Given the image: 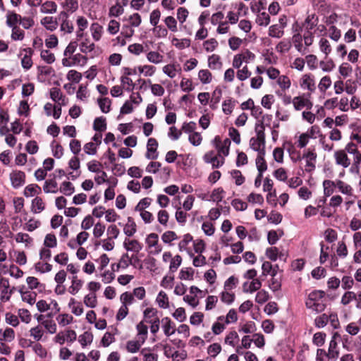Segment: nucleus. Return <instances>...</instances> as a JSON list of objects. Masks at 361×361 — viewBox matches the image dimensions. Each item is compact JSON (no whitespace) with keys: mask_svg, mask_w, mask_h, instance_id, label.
Listing matches in <instances>:
<instances>
[{"mask_svg":"<svg viewBox=\"0 0 361 361\" xmlns=\"http://www.w3.org/2000/svg\"><path fill=\"white\" fill-rule=\"evenodd\" d=\"M324 295V292L322 290H315L310 293L305 302L307 308L317 313L323 312L326 308Z\"/></svg>","mask_w":361,"mask_h":361,"instance_id":"obj_1","label":"nucleus"},{"mask_svg":"<svg viewBox=\"0 0 361 361\" xmlns=\"http://www.w3.org/2000/svg\"><path fill=\"white\" fill-rule=\"evenodd\" d=\"M317 154L315 152L314 148H308L306 149L302 157H300L298 156V160L301 159H304L305 161V170L308 173H311L315 170L316 168V161H317Z\"/></svg>","mask_w":361,"mask_h":361,"instance_id":"obj_2","label":"nucleus"},{"mask_svg":"<svg viewBox=\"0 0 361 361\" xmlns=\"http://www.w3.org/2000/svg\"><path fill=\"white\" fill-rule=\"evenodd\" d=\"M146 244L147 245L149 253L156 255L162 250L161 245L159 243V236L157 233H152L146 238Z\"/></svg>","mask_w":361,"mask_h":361,"instance_id":"obj_3","label":"nucleus"},{"mask_svg":"<svg viewBox=\"0 0 361 361\" xmlns=\"http://www.w3.org/2000/svg\"><path fill=\"white\" fill-rule=\"evenodd\" d=\"M341 336L338 332H335L330 341L328 349V359L331 361H336L339 356V349L338 347V341Z\"/></svg>","mask_w":361,"mask_h":361,"instance_id":"obj_4","label":"nucleus"},{"mask_svg":"<svg viewBox=\"0 0 361 361\" xmlns=\"http://www.w3.org/2000/svg\"><path fill=\"white\" fill-rule=\"evenodd\" d=\"M77 338L76 332L74 330L67 329L63 331L59 332L54 337L55 343L63 345L66 341L73 343Z\"/></svg>","mask_w":361,"mask_h":361,"instance_id":"obj_5","label":"nucleus"},{"mask_svg":"<svg viewBox=\"0 0 361 361\" xmlns=\"http://www.w3.org/2000/svg\"><path fill=\"white\" fill-rule=\"evenodd\" d=\"M310 94H303L302 95L295 97L293 99V104L296 111H300L306 107L307 109H311L313 104L310 100L309 97Z\"/></svg>","mask_w":361,"mask_h":361,"instance_id":"obj_6","label":"nucleus"},{"mask_svg":"<svg viewBox=\"0 0 361 361\" xmlns=\"http://www.w3.org/2000/svg\"><path fill=\"white\" fill-rule=\"evenodd\" d=\"M33 53L34 51L31 48H25L19 54V56H22L21 66L25 71L30 69V68L32 66L33 63L32 56Z\"/></svg>","mask_w":361,"mask_h":361,"instance_id":"obj_7","label":"nucleus"},{"mask_svg":"<svg viewBox=\"0 0 361 361\" xmlns=\"http://www.w3.org/2000/svg\"><path fill=\"white\" fill-rule=\"evenodd\" d=\"M11 185L14 188L23 186L25 183V174L23 171L14 170L10 173Z\"/></svg>","mask_w":361,"mask_h":361,"instance_id":"obj_8","label":"nucleus"},{"mask_svg":"<svg viewBox=\"0 0 361 361\" xmlns=\"http://www.w3.org/2000/svg\"><path fill=\"white\" fill-rule=\"evenodd\" d=\"M219 157L214 151H209L204 155L203 159L206 163L211 164L213 168H219L224 163V158L219 159Z\"/></svg>","mask_w":361,"mask_h":361,"instance_id":"obj_9","label":"nucleus"},{"mask_svg":"<svg viewBox=\"0 0 361 361\" xmlns=\"http://www.w3.org/2000/svg\"><path fill=\"white\" fill-rule=\"evenodd\" d=\"M336 184L337 185V190L343 194L345 197L354 196L355 190L348 183L341 179H336Z\"/></svg>","mask_w":361,"mask_h":361,"instance_id":"obj_10","label":"nucleus"},{"mask_svg":"<svg viewBox=\"0 0 361 361\" xmlns=\"http://www.w3.org/2000/svg\"><path fill=\"white\" fill-rule=\"evenodd\" d=\"M133 258L134 255H132V257H130L128 253H124L121 256L118 263L111 264V269L113 271H118L119 269H125L128 268L129 265L133 264Z\"/></svg>","mask_w":361,"mask_h":361,"instance_id":"obj_11","label":"nucleus"},{"mask_svg":"<svg viewBox=\"0 0 361 361\" xmlns=\"http://www.w3.org/2000/svg\"><path fill=\"white\" fill-rule=\"evenodd\" d=\"M300 87L304 90H307L310 92L315 90L314 78L312 74H305L300 80Z\"/></svg>","mask_w":361,"mask_h":361,"instance_id":"obj_12","label":"nucleus"},{"mask_svg":"<svg viewBox=\"0 0 361 361\" xmlns=\"http://www.w3.org/2000/svg\"><path fill=\"white\" fill-rule=\"evenodd\" d=\"M158 142L154 138H149L147 144V153L145 157L148 159H156L158 157L157 152Z\"/></svg>","mask_w":361,"mask_h":361,"instance_id":"obj_13","label":"nucleus"},{"mask_svg":"<svg viewBox=\"0 0 361 361\" xmlns=\"http://www.w3.org/2000/svg\"><path fill=\"white\" fill-rule=\"evenodd\" d=\"M334 158L337 165L348 168L350 165V160L345 150H337L334 152Z\"/></svg>","mask_w":361,"mask_h":361,"instance_id":"obj_14","label":"nucleus"},{"mask_svg":"<svg viewBox=\"0 0 361 361\" xmlns=\"http://www.w3.org/2000/svg\"><path fill=\"white\" fill-rule=\"evenodd\" d=\"M10 284L7 279L2 278L0 279V300L2 302H7L11 298V291H9Z\"/></svg>","mask_w":361,"mask_h":361,"instance_id":"obj_15","label":"nucleus"},{"mask_svg":"<svg viewBox=\"0 0 361 361\" xmlns=\"http://www.w3.org/2000/svg\"><path fill=\"white\" fill-rule=\"evenodd\" d=\"M319 23V18L315 14L308 15L302 23V27L304 30H312L316 29Z\"/></svg>","mask_w":361,"mask_h":361,"instance_id":"obj_16","label":"nucleus"},{"mask_svg":"<svg viewBox=\"0 0 361 361\" xmlns=\"http://www.w3.org/2000/svg\"><path fill=\"white\" fill-rule=\"evenodd\" d=\"M123 247L127 251L138 253L142 249V245L137 240L126 239Z\"/></svg>","mask_w":361,"mask_h":361,"instance_id":"obj_17","label":"nucleus"},{"mask_svg":"<svg viewBox=\"0 0 361 361\" xmlns=\"http://www.w3.org/2000/svg\"><path fill=\"white\" fill-rule=\"evenodd\" d=\"M261 287L262 282L258 279L252 280L250 282L246 281L243 284V290L245 293H254L255 291L259 290Z\"/></svg>","mask_w":361,"mask_h":361,"instance_id":"obj_18","label":"nucleus"},{"mask_svg":"<svg viewBox=\"0 0 361 361\" xmlns=\"http://www.w3.org/2000/svg\"><path fill=\"white\" fill-rule=\"evenodd\" d=\"M162 329L164 330V334L166 336H170L173 335L175 331V324L171 320L170 318L166 317L161 319Z\"/></svg>","mask_w":361,"mask_h":361,"instance_id":"obj_19","label":"nucleus"},{"mask_svg":"<svg viewBox=\"0 0 361 361\" xmlns=\"http://www.w3.org/2000/svg\"><path fill=\"white\" fill-rule=\"evenodd\" d=\"M41 24L49 31L53 32L58 27V22L56 18L52 16H46L41 19Z\"/></svg>","mask_w":361,"mask_h":361,"instance_id":"obj_20","label":"nucleus"},{"mask_svg":"<svg viewBox=\"0 0 361 361\" xmlns=\"http://www.w3.org/2000/svg\"><path fill=\"white\" fill-rule=\"evenodd\" d=\"M20 15L15 13L14 11H8L6 13V25L10 28L18 26L20 24Z\"/></svg>","mask_w":361,"mask_h":361,"instance_id":"obj_21","label":"nucleus"},{"mask_svg":"<svg viewBox=\"0 0 361 361\" xmlns=\"http://www.w3.org/2000/svg\"><path fill=\"white\" fill-rule=\"evenodd\" d=\"M324 189V195L325 197H330L337 190V185L336 184V180H324L322 183Z\"/></svg>","mask_w":361,"mask_h":361,"instance_id":"obj_22","label":"nucleus"},{"mask_svg":"<svg viewBox=\"0 0 361 361\" xmlns=\"http://www.w3.org/2000/svg\"><path fill=\"white\" fill-rule=\"evenodd\" d=\"M50 97L60 105H65V97L61 90L58 87H52L50 90Z\"/></svg>","mask_w":361,"mask_h":361,"instance_id":"obj_23","label":"nucleus"},{"mask_svg":"<svg viewBox=\"0 0 361 361\" xmlns=\"http://www.w3.org/2000/svg\"><path fill=\"white\" fill-rule=\"evenodd\" d=\"M45 209V203L40 197H36L32 200L31 211L34 214H39Z\"/></svg>","mask_w":361,"mask_h":361,"instance_id":"obj_24","label":"nucleus"},{"mask_svg":"<svg viewBox=\"0 0 361 361\" xmlns=\"http://www.w3.org/2000/svg\"><path fill=\"white\" fill-rule=\"evenodd\" d=\"M137 231V226L132 217L128 218V221L123 227V233L128 237L133 236Z\"/></svg>","mask_w":361,"mask_h":361,"instance_id":"obj_25","label":"nucleus"},{"mask_svg":"<svg viewBox=\"0 0 361 361\" xmlns=\"http://www.w3.org/2000/svg\"><path fill=\"white\" fill-rule=\"evenodd\" d=\"M224 317L220 316L217 318L216 321L213 324L212 331L214 334L219 335L225 329Z\"/></svg>","mask_w":361,"mask_h":361,"instance_id":"obj_26","label":"nucleus"},{"mask_svg":"<svg viewBox=\"0 0 361 361\" xmlns=\"http://www.w3.org/2000/svg\"><path fill=\"white\" fill-rule=\"evenodd\" d=\"M90 32L93 39L97 42L102 38L103 27L98 23H93L90 26Z\"/></svg>","mask_w":361,"mask_h":361,"instance_id":"obj_27","label":"nucleus"},{"mask_svg":"<svg viewBox=\"0 0 361 361\" xmlns=\"http://www.w3.org/2000/svg\"><path fill=\"white\" fill-rule=\"evenodd\" d=\"M57 5L54 1H47L41 5L40 11L42 13L53 14L56 12Z\"/></svg>","mask_w":361,"mask_h":361,"instance_id":"obj_28","label":"nucleus"},{"mask_svg":"<svg viewBox=\"0 0 361 361\" xmlns=\"http://www.w3.org/2000/svg\"><path fill=\"white\" fill-rule=\"evenodd\" d=\"M79 48L82 53L87 54L94 49L95 44L89 38H85L80 43Z\"/></svg>","mask_w":361,"mask_h":361,"instance_id":"obj_29","label":"nucleus"},{"mask_svg":"<svg viewBox=\"0 0 361 361\" xmlns=\"http://www.w3.org/2000/svg\"><path fill=\"white\" fill-rule=\"evenodd\" d=\"M43 190L45 193H56L58 192V184L54 178L45 180Z\"/></svg>","mask_w":361,"mask_h":361,"instance_id":"obj_30","label":"nucleus"},{"mask_svg":"<svg viewBox=\"0 0 361 361\" xmlns=\"http://www.w3.org/2000/svg\"><path fill=\"white\" fill-rule=\"evenodd\" d=\"M163 72L169 78H174L178 72L180 71L179 65L167 64L163 67Z\"/></svg>","mask_w":361,"mask_h":361,"instance_id":"obj_31","label":"nucleus"},{"mask_svg":"<svg viewBox=\"0 0 361 361\" xmlns=\"http://www.w3.org/2000/svg\"><path fill=\"white\" fill-rule=\"evenodd\" d=\"M171 44L179 50L184 49L190 46V40L187 38L179 39L175 37L171 39Z\"/></svg>","mask_w":361,"mask_h":361,"instance_id":"obj_32","label":"nucleus"},{"mask_svg":"<svg viewBox=\"0 0 361 361\" xmlns=\"http://www.w3.org/2000/svg\"><path fill=\"white\" fill-rule=\"evenodd\" d=\"M239 341V336L235 331L228 332L224 339V343L232 347H235Z\"/></svg>","mask_w":361,"mask_h":361,"instance_id":"obj_33","label":"nucleus"},{"mask_svg":"<svg viewBox=\"0 0 361 361\" xmlns=\"http://www.w3.org/2000/svg\"><path fill=\"white\" fill-rule=\"evenodd\" d=\"M143 343L144 342L140 340H130L126 343V348L128 353H135L139 351Z\"/></svg>","mask_w":361,"mask_h":361,"instance_id":"obj_34","label":"nucleus"},{"mask_svg":"<svg viewBox=\"0 0 361 361\" xmlns=\"http://www.w3.org/2000/svg\"><path fill=\"white\" fill-rule=\"evenodd\" d=\"M264 141L261 140L256 139L255 137H252L250 140V145L251 148L257 151L258 154L262 153H265L264 152Z\"/></svg>","mask_w":361,"mask_h":361,"instance_id":"obj_35","label":"nucleus"},{"mask_svg":"<svg viewBox=\"0 0 361 361\" xmlns=\"http://www.w3.org/2000/svg\"><path fill=\"white\" fill-rule=\"evenodd\" d=\"M93 341V335L90 331H85L78 337V342L81 346L85 348L86 346L90 345Z\"/></svg>","mask_w":361,"mask_h":361,"instance_id":"obj_36","label":"nucleus"},{"mask_svg":"<svg viewBox=\"0 0 361 361\" xmlns=\"http://www.w3.org/2000/svg\"><path fill=\"white\" fill-rule=\"evenodd\" d=\"M74 30V25L71 20H62L60 23V32L63 35L71 34Z\"/></svg>","mask_w":361,"mask_h":361,"instance_id":"obj_37","label":"nucleus"},{"mask_svg":"<svg viewBox=\"0 0 361 361\" xmlns=\"http://www.w3.org/2000/svg\"><path fill=\"white\" fill-rule=\"evenodd\" d=\"M361 168V153L354 155L353 163L350 168V172L353 174H359Z\"/></svg>","mask_w":361,"mask_h":361,"instance_id":"obj_38","label":"nucleus"},{"mask_svg":"<svg viewBox=\"0 0 361 361\" xmlns=\"http://www.w3.org/2000/svg\"><path fill=\"white\" fill-rule=\"evenodd\" d=\"M93 129L97 132H103L106 130V118L103 116L97 117L93 123Z\"/></svg>","mask_w":361,"mask_h":361,"instance_id":"obj_39","label":"nucleus"},{"mask_svg":"<svg viewBox=\"0 0 361 361\" xmlns=\"http://www.w3.org/2000/svg\"><path fill=\"white\" fill-rule=\"evenodd\" d=\"M82 281L78 279L77 276L72 277V284L68 288V291L72 295H75L82 288Z\"/></svg>","mask_w":361,"mask_h":361,"instance_id":"obj_40","label":"nucleus"},{"mask_svg":"<svg viewBox=\"0 0 361 361\" xmlns=\"http://www.w3.org/2000/svg\"><path fill=\"white\" fill-rule=\"evenodd\" d=\"M230 145H231L230 140L229 139H225L220 146H219V145L217 146L216 145V149L218 151V155L220 157H222L221 155L225 156V157L228 155Z\"/></svg>","mask_w":361,"mask_h":361,"instance_id":"obj_41","label":"nucleus"},{"mask_svg":"<svg viewBox=\"0 0 361 361\" xmlns=\"http://www.w3.org/2000/svg\"><path fill=\"white\" fill-rule=\"evenodd\" d=\"M164 22L169 29L172 32H176L178 31V23L177 20L173 16H167L164 18Z\"/></svg>","mask_w":361,"mask_h":361,"instance_id":"obj_42","label":"nucleus"},{"mask_svg":"<svg viewBox=\"0 0 361 361\" xmlns=\"http://www.w3.org/2000/svg\"><path fill=\"white\" fill-rule=\"evenodd\" d=\"M269 35L271 37L281 38L283 35V27L278 24L270 26Z\"/></svg>","mask_w":361,"mask_h":361,"instance_id":"obj_43","label":"nucleus"},{"mask_svg":"<svg viewBox=\"0 0 361 361\" xmlns=\"http://www.w3.org/2000/svg\"><path fill=\"white\" fill-rule=\"evenodd\" d=\"M44 333V329L40 325L32 327L30 330V336L32 337L36 341H39L42 338Z\"/></svg>","mask_w":361,"mask_h":361,"instance_id":"obj_44","label":"nucleus"},{"mask_svg":"<svg viewBox=\"0 0 361 361\" xmlns=\"http://www.w3.org/2000/svg\"><path fill=\"white\" fill-rule=\"evenodd\" d=\"M221 62L220 61V56L216 54H212L208 58V66L210 68L216 70L220 69L221 67Z\"/></svg>","mask_w":361,"mask_h":361,"instance_id":"obj_45","label":"nucleus"},{"mask_svg":"<svg viewBox=\"0 0 361 361\" xmlns=\"http://www.w3.org/2000/svg\"><path fill=\"white\" fill-rule=\"evenodd\" d=\"M265 153H261L256 158V166L258 172L264 173L267 169V165L264 158Z\"/></svg>","mask_w":361,"mask_h":361,"instance_id":"obj_46","label":"nucleus"},{"mask_svg":"<svg viewBox=\"0 0 361 361\" xmlns=\"http://www.w3.org/2000/svg\"><path fill=\"white\" fill-rule=\"evenodd\" d=\"M26 282L30 289H39L42 290L44 288V286L40 283L38 279L34 276H28L26 279Z\"/></svg>","mask_w":361,"mask_h":361,"instance_id":"obj_47","label":"nucleus"},{"mask_svg":"<svg viewBox=\"0 0 361 361\" xmlns=\"http://www.w3.org/2000/svg\"><path fill=\"white\" fill-rule=\"evenodd\" d=\"M256 23L260 26H267L270 23V17L268 13L263 11L258 13Z\"/></svg>","mask_w":361,"mask_h":361,"instance_id":"obj_48","label":"nucleus"},{"mask_svg":"<svg viewBox=\"0 0 361 361\" xmlns=\"http://www.w3.org/2000/svg\"><path fill=\"white\" fill-rule=\"evenodd\" d=\"M56 319L59 326H65L72 323L73 317L68 314H60L56 317Z\"/></svg>","mask_w":361,"mask_h":361,"instance_id":"obj_49","label":"nucleus"},{"mask_svg":"<svg viewBox=\"0 0 361 361\" xmlns=\"http://www.w3.org/2000/svg\"><path fill=\"white\" fill-rule=\"evenodd\" d=\"M147 59L149 62L158 64L163 61L164 56L157 51H151L147 53Z\"/></svg>","mask_w":361,"mask_h":361,"instance_id":"obj_50","label":"nucleus"},{"mask_svg":"<svg viewBox=\"0 0 361 361\" xmlns=\"http://www.w3.org/2000/svg\"><path fill=\"white\" fill-rule=\"evenodd\" d=\"M41 192V188L36 184H30L24 190V195L27 197H32Z\"/></svg>","mask_w":361,"mask_h":361,"instance_id":"obj_51","label":"nucleus"},{"mask_svg":"<svg viewBox=\"0 0 361 361\" xmlns=\"http://www.w3.org/2000/svg\"><path fill=\"white\" fill-rule=\"evenodd\" d=\"M327 31L329 37L332 40L338 42L341 39V31L335 25L329 26Z\"/></svg>","mask_w":361,"mask_h":361,"instance_id":"obj_52","label":"nucleus"},{"mask_svg":"<svg viewBox=\"0 0 361 361\" xmlns=\"http://www.w3.org/2000/svg\"><path fill=\"white\" fill-rule=\"evenodd\" d=\"M157 302L161 308L169 307V298L166 293L164 291H160L156 299Z\"/></svg>","mask_w":361,"mask_h":361,"instance_id":"obj_53","label":"nucleus"},{"mask_svg":"<svg viewBox=\"0 0 361 361\" xmlns=\"http://www.w3.org/2000/svg\"><path fill=\"white\" fill-rule=\"evenodd\" d=\"M265 0H252L250 8L253 13H260L262 10L265 9Z\"/></svg>","mask_w":361,"mask_h":361,"instance_id":"obj_54","label":"nucleus"},{"mask_svg":"<svg viewBox=\"0 0 361 361\" xmlns=\"http://www.w3.org/2000/svg\"><path fill=\"white\" fill-rule=\"evenodd\" d=\"M123 20L128 22V25L132 27H138L142 22L141 16L139 13H135L128 18H124Z\"/></svg>","mask_w":361,"mask_h":361,"instance_id":"obj_55","label":"nucleus"},{"mask_svg":"<svg viewBox=\"0 0 361 361\" xmlns=\"http://www.w3.org/2000/svg\"><path fill=\"white\" fill-rule=\"evenodd\" d=\"M198 78L202 84H209L212 80V73L207 69L200 70L198 73Z\"/></svg>","mask_w":361,"mask_h":361,"instance_id":"obj_56","label":"nucleus"},{"mask_svg":"<svg viewBox=\"0 0 361 361\" xmlns=\"http://www.w3.org/2000/svg\"><path fill=\"white\" fill-rule=\"evenodd\" d=\"M331 85V80L329 75H325L321 78L318 88L319 91L322 93H324L327 89H329Z\"/></svg>","mask_w":361,"mask_h":361,"instance_id":"obj_57","label":"nucleus"},{"mask_svg":"<svg viewBox=\"0 0 361 361\" xmlns=\"http://www.w3.org/2000/svg\"><path fill=\"white\" fill-rule=\"evenodd\" d=\"M25 37V32L18 26L11 28V38L14 41H22Z\"/></svg>","mask_w":361,"mask_h":361,"instance_id":"obj_58","label":"nucleus"},{"mask_svg":"<svg viewBox=\"0 0 361 361\" xmlns=\"http://www.w3.org/2000/svg\"><path fill=\"white\" fill-rule=\"evenodd\" d=\"M230 291L231 290H224L221 293L220 299L222 302L230 305L234 301L235 294Z\"/></svg>","mask_w":361,"mask_h":361,"instance_id":"obj_59","label":"nucleus"},{"mask_svg":"<svg viewBox=\"0 0 361 361\" xmlns=\"http://www.w3.org/2000/svg\"><path fill=\"white\" fill-rule=\"evenodd\" d=\"M302 37L300 33H296L293 36V42L296 50L302 54H305L302 45Z\"/></svg>","mask_w":361,"mask_h":361,"instance_id":"obj_60","label":"nucleus"},{"mask_svg":"<svg viewBox=\"0 0 361 361\" xmlns=\"http://www.w3.org/2000/svg\"><path fill=\"white\" fill-rule=\"evenodd\" d=\"M75 191L73 185L69 181H64L60 187V192L65 195L69 196Z\"/></svg>","mask_w":361,"mask_h":361,"instance_id":"obj_61","label":"nucleus"},{"mask_svg":"<svg viewBox=\"0 0 361 361\" xmlns=\"http://www.w3.org/2000/svg\"><path fill=\"white\" fill-rule=\"evenodd\" d=\"M63 7L70 13H74L78 8V0H65L63 3Z\"/></svg>","mask_w":361,"mask_h":361,"instance_id":"obj_62","label":"nucleus"},{"mask_svg":"<svg viewBox=\"0 0 361 361\" xmlns=\"http://www.w3.org/2000/svg\"><path fill=\"white\" fill-rule=\"evenodd\" d=\"M319 46L321 51L323 52L326 56H328L331 53V47L329 42L326 38L322 37L320 39L319 42Z\"/></svg>","mask_w":361,"mask_h":361,"instance_id":"obj_63","label":"nucleus"},{"mask_svg":"<svg viewBox=\"0 0 361 361\" xmlns=\"http://www.w3.org/2000/svg\"><path fill=\"white\" fill-rule=\"evenodd\" d=\"M218 44L216 39L211 38L204 42L203 47L207 52H212L216 49Z\"/></svg>","mask_w":361,"mask_h":361,"instance_id":"obj_64","label":"nucleus"}]
</instances>
